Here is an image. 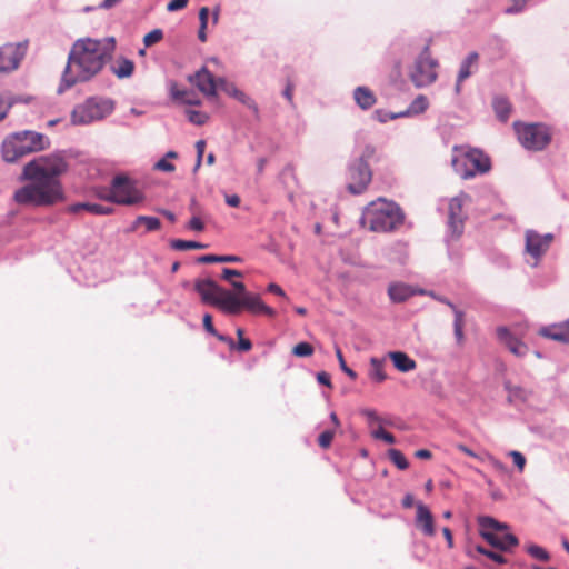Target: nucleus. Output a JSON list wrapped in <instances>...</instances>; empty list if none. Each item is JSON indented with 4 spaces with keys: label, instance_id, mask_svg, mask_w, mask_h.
I'll return each instance as SVG.
<instances>
[{
    "label": "nucleus",
    "instance_id": "nucleus-1",
    "mask_svg": "<svg viewBox=\"0 0 569 569\" xmlns=\"http://www.w3.org/2000/svg\"><path fill=\"white\" fill-rule=\"evenodd\" d=\"M68 164L60 156L39 157L29 161L20 180L30 183L14 192V201L19 204L51 206L63 199V190L59 176L66 172Z\"/></svg>",
    "mask_w": 569,
    "mask_h": 569
},
{
    "label": "nucleus",
    "instance_id": "nucleus-2",
    "mask_svg": "<svg viewBox=\"0 0 569 569\" xmlns=\"http://www.w3.org/2000/svg\"><path fill=\"white\" fill-rule=\"evenodd\" d=\"M116 49V39L80 38L69 51L67 66L63 70L57 92L63 93L78 82H88L103 69Z\"/></svg>",
    "mask_w": 569,
    "mask_h": 569
},
{
    "label": "nucleus",
    "instance_id": "nucleus-3",
    "mask_svg": "<svg viewBox=\"0 0 569 569\" xmlns=\"http://www.w3.org/2000/svg\"><path fill=\"white\" fill-rule=\"evenodd\" d=\"M193 288L200 296L202 303L218 307L224 313L238 315L242 309H246L256 315L262 313L269 317L276 315L274 309L267 306L259 295L249 293L239 298L232 291L220 287L211 278L194 280Z\"/></svg>",
    "mask_w": 569,
    "mask_h": 569
},
{
    "label": "nucleus",
    "instance_id": "nucleus-4",
    "mask_svg": "<svg viewBox=\"0 0 569 569\" xmlns=\"http://www.w3.org/2000/svg\"><path fill=\"white\" fill-rule=\"evenodd\" d=\"M405 222V213L395 201L378 198L365 207L360 223L373 232H391Z\"/></svg>",
    "mask_w": 569,
    "mask_h": 569
},
{
    "label": "nucleus",
    "instance_id": "nucleus-5",
    "mask_svg": "<svg viewBox=\"0 0 569 569\" xmlns=\"http://www.w3.org/2000/svg\"><path fill=\"white\" fill-rule=\"evenodd\" d=\"M376 153L375 146L368 143L357 147L346 167V188L349 193L359 196L363 193L372 180V170L369 161Z\"/></svg>",
    "mask_w": 569,
    "mask_h": 569
},
{
    "label": "nucleus",
    "instance_id": "nucleus-6",
    "mask_svg": "<svg viewBox=\"0 0 569 569\" xmlns=\"http://www.w3.org/2000/svg\"><path fill=\"white\" fill-rule=\"evenodd\" d=\"M49 146L50 140L47 136L31 130H23L14 132L3 140L1 153L3 160L11 163L29 153L42 151Z\"/></svg>",
    "mask_w": 569,
    "mask_h": 569
},
{
    "label": "nucleus",
    "instance_id": "nucleus-7",
    "mask_svg": "<svg viewBox=\"0 0 569 569\" xmlns=\"http://www.w3.org/2000/svg\"><path fill=\"white\" fill-rule=\"evenodd\" d=\"M453 151L456 154L451 159L452 168L465 180L486 173L491 168L490 158L479 149L465 150L455 146Z\"/></svg>",
    "mask_w": 569,
    "mask_h": 569
},
{
    "label": "nucleus",
    "instance_id": "nucleus-8",
    "mask_svg": "<svg viewBox=\"0 0 569 569\" xmlns=\"http://www.w3.org/2000/svg\"><path fill=\"white\" fill-rule=\"evenodd\" d=\"M513 129L520 144L529 151L545 150L552 139L551 129L541 122H513Z\"/></svg>",
    "mask_w": 569,
    "mask_h": 569
},
{
    "label": "nucleus",
    "instance_id": "nucleus-9",
    "mask_svg": "<svg viewBox=\"0 0 569 569\" xmlns=\"http://www.w3.org/2000/svg\"><path fill=\"white\" fill-rule=\"evenodd\" d=\"M114 110V101L110 98H88L83 103L74 107L71 113L73 124L87 126L100 121Z\"/></svg>",
    "mask_w": 569,
    "mask_h": 569
},
{
    "label": "nucleus",
    "instance_id": "nucleus-10",
    "mask_svg": "<svg viewBox=\"0 0 569 569\" xmlns=\"http://www.w3.org/2000/svg\"><path fill=\"white\" fill-rule=\"evenodd\" d=\"M438 61L430 56L429 44L426 43L409 68L408 77L416 88L432 84L437 78Z\"/></svg>",
    "mask_w": 569,
    "mask_h": 569
},
{
    "label": "nucleus",
    "instance_id": "nucleus-11",
    "mask_svg": "<svg viewBox=\"0 0 569 569\" xmlns=\"http://www.w3.org/2000/svg\"><path fill=\"white\" fill-rule=\"evenodd\" d=\"M144 200L143 193L137 189L134 182L124 174H117L111 180L106 201L132 206Z\"/></svg>",
    "mask_w": 569,
    "mask_h": 569
},
{
    "label": "nucleus",
    "instance_id": "nucleus-12",
    "mask_svg": "<svg viewBox=\"0 0 569 569\" xmlns=\"http://www.w3.org/2000/svg\"><path fill=\"white\" fill-rule=\"evenodd\" d=\"M27 41L6 43L0 47V73H9L17 70L26 57Z\"/></svg>",
    "mask_w": 569,
    "mask_h": 569
},
{
    "label": "nucleus",
    "instance_id": "nucleus-13",
    "mask_svg": "<svg viewBox=\"0 0 569 569\" xmlns=\"http://www.w3.org/2000/svg\"><path fill=\"white\" fill-rule=\"evenodd\" d=\"M463 201L461 197L450 200L448 207V232L451 238L457 239L463 232L465 214L462 212Z\"/></svg>",
    "mask_w": 569,
    "mask_h": 569
},
{
    "label": "nucleus",
    "instance_id": "nucleus-14",
    "mask_svg": "<svg viewBox=\"0 0 569 569\" xmlns=\"http://www.w3.org/2000/svg\"><path fill=\"white\" fill-rule=\"evenodd\" d=\"M188 80L204 96L214 97L217 94L219 78H214L207 67H202L194 74L189 76Z\"/></svg>",
    "mask_w": 569,
    "mask_h": 569
},
{
    "label": "nucleus",
    "instance_id": "nucleus-15",
    "mask_svg": "<svg viewBox=\"0 0 569 569\" xmlns=\"http://www.w3.org/2000/svg\"><path fill=\"white\" fill-rule=\"evenodd\" d=\"M219 89L251 110L256 119L260 118V111L257 102L250 96L238 89L233 82H230L224 78H219Z\"/></svg>",
    "mask_w": 569,
    "mask_h": 569
},
{
    "label": "nucleus",
    "instance_id": "nucleus-16",
    "mask_svg": "<svg viewBox=\"0 0 569 569\" xmlns=\"http://www.w3.org/2000/svg\"><path fill=\"white\" fill-rule=\"evenodd\" d=\"M419 295H427V296L431 297L432 299H435L441 303H445L452 309L453 315H455V320H453L455 338L458 343H461L465 338V336H463L465 312L462 310L458 309L448 298L440 296V295L436 293L435 291H431V290L428 291L425 289H420Z\"/></svg>",
    "mask_w": 569,
    "mask_h": 569
},
{
    "label": "nucleus",
    "instance_id": "nucleus-17",
    "mask_svg": "<svg viewBox=\"0 0 569 569\" xmlns=\"http://www.w3.org/2000/svg\"><path fill=\"white\" fill-rule=\"evenodd\" d=\"M497 338L498 340L505 345L511 353L516 357L522 358L527 355L529 348L528 346L519 340L508 327H498L497 328Z\"/></svg>",
    "mask_w": 569,
    "mask_h": 569
},
{
    "label": "nucleus",
    "instance_id": "nucleus-18",
    "mask_svg": "<svg viewBox=\"0 0 569 569\" xmlns=\"http://www.w3.org/2000/svg\"><path fill=\"white\" fill-rule=\"evenodd\" d=\"M479 533L491 547L500 551H509L519 543L518 538L513 533H506L503 537H497L493 532L483 530H480Z\"/></svg>",
    "mask_w": 569,
    "mask_h": 569
},
{
    "label": "nucleus",
    "instance_id": "nucleus-19",
    "mask_svg": "<svg viewBox=\"0 0 569 569\" xmlns=\"http://www.w3.org/2000/svg\"><path fill=\"white\" fill-rule=\"evenodd\" d=\"M539 333L545 338L569 345V318L560 323L542 327Z\"/></svg>",
    "mask_w": 569,
    "mask_h": 569
},
{
    "label": "nucleus",
    "instance_id": "nucleus-20",
    "mask_svg": "<svg viewBox=\"0 0 569 569\" xmlns=\"http://www.w3.org/2000/svg\"><path fill=\"white\" fill-rule=\"evenodd\" d=\"M417 508V526L421 528V531L426 536H433L435 535V520L431 511L427 506H425L422 502H418L416 505Z\"/></svg>",
    "mask_w": 569,
    "mask_h": 569
},
{
    "label": "nucleus",
    "instance_id": "nucleus-21",
    "mask_svg": "<svg viewBox=\"0 0 569 569\" xmlns=\"http://www.w3.org/2000/svg\"><path fill=\"white\" fill-rule=\"evenodd\" d=\"M526 252L529 253L536 260H539L548 250L547 246L543 244L539 238V232L535 230L526 231Z\"/></svg>",
    "mask_w": 569,
    "mask_h": 569
},
{
    "label": "nucleus",
    "instance_id": "nucleus-22",
    "mask_svg": "<svg viewBox=\"0 0 569 569\" xmlns=\"http://www.w3.org/2000/svg\"><path fill=\"white\" fill-rule=\"evenodd\" d=\"M416 293H419V290H416L411 286L402 282L391 283L388 287V296L395 303L405 302Z\"/></svg>",
    "mask_w": 569,
    "mask_h": 569
},
{
    "label": "nucleus",
    "instance_id": "nucleus-23",
    "mask_svg": "<svg viewBox=\"0 0 569 569\" xmlns=\"http://www.w3.org/2000/svg\"><path fill=\"white\" fill-rule=\"evenodd\" d=\"M81 210H87L96 216H108L114 211V209L110 206H102L92 202H77L69 207V211L72 213H78Z\"/></svg>",
    "mask_w": 569,
    "mask_h": 569
},
{
    "label": "nucleus",
    "instance_id": "nucleus-24",
    "mask_svg": "<svg viewBox=\"0 0 569 569\" xmlns=\"http://www.w3.org/2000/svg\"><path fill=\"white\" fill-rule=\"evenodd\" d=\"M479 54L476 51H471L468 56L461 61L458 77L459 82H463L468 79L472 73H475L478 69Z\"/></svg>",
    "mask_w": 569,
    "mask_h": 569
},
{
    "label": "nucleus",
    "instance_id": "nucleus-25",
    "mask_svg": "<svg viewBox=\"0 0 569 569\" xmlns=\"http://www.w3.org/2000/svg\"><path fill=\"white\" fill-rule=\"evenodd\" d=\"M388 357L391 359L395 368L400 372H409L417 366L416 361L403 351H390L388 352Z\"/></svg>",
    "mask_w": 569,
    "mask_h": 569
},
{
    "label": "nucleus",
    "instance_id": "nucleus-26",
    "mask_svg": "<svg viewBox=\"0 0 569 569\" xmlns=\"http://www.w3.org/2000/svg\"><path fill=\"white\" fill-rule=\"evenodd\" d=\"M353 99L362 110L370 109L377 101L375 93L368 87H357L353 90Z\"/></svg>",
    "mask_w": 569,
    "mask_h": 569
},
{
    "label": "nucleus",
    "instance_id": "nucleus-27",
    "mask_svg": "<svg viewBox=\"0 0 569 569\" xmlns=\"http://www.w3.org/2000/svg\"><path fill=\"white\" fill-rule=\"evenodd\" d=\"M492 108L496 113V117L501 122H507L510 112H511V103L509 100L503 96H497L492 100Z\"/></svg>",
    "mask_w": 569,
    "mask_h": 569
},
{
    "label": "nucleus",
    "instance_id": "nucleus-28",
    "mask_svg": "<svg viewBox=\"0 0 569 569\" xmlns=\"http://www.w3.org/2000/svg\"><path fill=\"white\" fill-rule=\"evenodd\" d=\"M477 522L479 526V531L480 530L505 531V530L509 529V526L506 522H500L491 516H486V515L479 516L477 518Z\"/></svg>",
    "mask_w": 569,
    "mask_h": 569
},
{
    "label": "nucleus",
    "instance_id": "nucleus-29",
    "mask_svg": "<svg viewBox=\"0 0 569 569\" xmlns=\"http://www.w3.org/2000/svg\"><path fill=\"white\" fill-rule=\"evenodd\" d=\"M242 258L234 254H202L197 258L199 263H237Z\"/></svg>",
    "mask_w": 569,
    "mask_h": 569
},
{
    "label": "nucleus",
    "instance_id": "nucleus-30",
    "mask_svg": "<svg viewBox=\"0 0 569 569\" xmlns=\"http://www.w3.org/2000/svg\"><path fill=\"white\" fill-rule=\"evenodd\" d=\"M134 71V63L132 60L121 57L118 60V64L112 67V72L119 79L130 78Z\"/></svg>",
    "mask_w": 569,
    "mask_h": 569
},
{
    "label": "nucleus",
    "instance_id": "nucleus-31",
    "mask_svg": "<svg viewBox=\"0 0 569 569\" xmlns=\"http://www.w3.org/2000/svg\"><path fill=\"white\" fill-rule=\"evenodd\" d=\"M370 366L371 368L369 371V377L371 380L376 382H382L387 379V376L383 371V359L372 357L370 359Z\"/></svg>",
    "mask_w": 569,
    "mask_h": 569
},
{
    "label": "nucleus",
    "instance_id": "nucleus-32",
    "mask_svg": "<svg viewBox=\"0 0 569 569\" xmlns=\"http://www.w3.org/2000/svg\"><path fill=\"white\" fill-rule=\"evenodd\" d=\"M170 247L174 250L184 251L191 249H206L208 244L193 240L172 239L170 241Z\"/></svg>",
    "mask_w": 569,
    "mask_h": 569
},
{
    "label": "nucleus",
    "instance_id": "nucleus-33",
    "mask_svg": "<svg viewBox=\"0 0 569 569\" xmlns=\"http://www.w3.org/2000/svg\"><path fill=\"white\" fill-rule=\"evenodd\" d=\"M140 224L146 226V230L148 232L157 231L161 227V221L157 217L151 216H138L133 222V228H137Z\"/></svg>",
    "mask_w": 569,
    "mask_h": 569
},
{
    "label": "nucleus",
    "instance_id": "nucleus-34",
    "mask_svg": "<svg viewBox=\"0 0 569 569\" xmlns=\"http://www.w3.org/2000/svg\"><path fill=\"white\" fill-rule=\"evenodd\" d=\"M428 107L429 101L427 97L423 94H419L408 106V112L412 113V116H418L423 113L428 109Z\"/></svg>",
    "mask_w": 569,
    "mask_h": 569
},
{
    "label": "nucleus",
    "instance_id": "nucleus-35",
    "mask_svg": "<svg viewBox=\"0 0 569 569\" xmlns=\"http://www.w3.org/2000/svg\"><path fill=\"white\" fill-rule=\"evenodd\" d=\"M389 459L395 463V466L400 470H406L409 467V462L405 455L398 449H389L388 450Z\"/></svg>",
    "mask_w": 569,
    "mask_h": 569
},
{
    "label": "nucleus",
    "instance_id": "nucleus-36",
    "mask_svg": "<svg viewBox=\"0 0 569 569\" xmlns=\"http://www.w3.org/2000/svg\"><path fill=\"white\" fill-rule=\"evenodd\" d=\"M475 550L480 553V555H483L486 557H488L489 559H491L492 561H495L496 563L498 565H503L507 562V559L499 552H496V551H492V550H489L487 548H485L483 546L481 545H477L475 547Z\"/></svg>",
    "mask_w": 569,
    "mask_h": 569
},
{
    "label": "nucleus",
    "instance_id": "nucleus-37",
    "mask_svg": "<svg viewBox=\"0 0 569 569\" xmlns=\"http://www.w3.org/2000/svg\"><path fill=\"white\" fill-rule=\"evenodd\" d=\"M511 6L503 9V13L508 16H516L522 13L527 9L529 0H510Z\"/></svg>",
    "mask_w": 569,
    "mask_h": 569
},
{
    "label": "nucleus",
    "instance_id": "nucleus-38",
    "mask_svg": "<svg viewBox=\"0 0 569 569\" xmlns=\"http://www.w3.org/2000/svg\"><path fill=\"white\" fill-rule=\"evenodd\" d=\"M171 96L173 99L176 100H181L184 104H188V106H198L200 104V100L199 99H194V98H189V93L184 90H177V89H171Z\"/></svg>",
    "mask_w": 569,
    "mask_h": 569
},
{
    "label": "nucleus",
    "instance_id": "nucleus-39",
    "mask_svg": "<svg viewBox=\"0 0 569 569\" xmlns=\"http://www.w3.org/2000/svg\"><path fill=\"white\" fill-rule=\"evenodd\" d=\"M313 353V347L306 341L297 343L292 349V355L296 357L305 358Z\"/></svg>",
    "mask_w": 569,
    "mask_h": 569
},
{
    "label": "nucleus",
    "instance_id": "nucleus-40",
    "mask_svg": "<svg viewBox=\"0 0 569 569\" xmlns=\"http://www.w3.org/2000/svg\"><path fill=\"white\" fill-rule=\"evenodd\" d=\"M186 116L191 123L197 126L204 124L209 119L206 113L192 109L187 110Z\"/></svg>",
    "mask_w": 569,
    "mask_h": 569
},
{
    "label": "nucleus",
    "instance_id": "nucleus-41",
    "mask_svg": "<svg viewBox=\"0 0 569 569\" xmlns=\"http://www.w3.org/2000/svg\"><path fill=\"white\" fill-rule=\"evenodd\" d=\"M163 39V31L161 29H153L143 37V44L146 48L151 47Z\"/></svg>",
    "mask_w": 569,
    "mask_h": 569
},
{
    "label": "nucleus",
    "instance_id": "nucleus-42",
    "mask_svg": "<svg viewBox=\"0 0 569 569\" xmlns=\"http://www.w3.org/2000/svg\"><path fill=\"white\" fill-rule=\"evenodd\" d=\"M527 552L531 557H533L538 560H541V561H548L550 559V555L548 553V551L538 545L528 546Z\"/></svg>",
    "mask_w": 569,
    "mask_h": 569
},
{
    "label": "nucleus",
    "instance_id": "nucleus-43",
    "mask_svg": "<svg viewBox=\"0 0 569 569\" xmlns=\"http://www.w3.org/2000/svg\"><path fill=\"white\" fill-rule=\"evenodd\" d=\"M238 342L236 343V349L241 352H247L251 350L252 343L249 339L243 337V329H237Z\"/></svg>",
    "mask_w": 569,
    "mask_h": 569
},
{
    "label": "nucleus",
    "instance_id": "nucleus-44",
    "mask_svg": "<svg viewBox=\"0 0 569 569\" xmlns=\"http://www.w3.org/2000/svg\"><path fill=\"white\" fill-rule=\"evenodd\" d=\"M336 356H337V359L339 361V367L340 369L348 376L350 377L351 379H356L357 378V373L355 370H352L351 368H349L346 363V360L343 358V355H342V351L339 347H336Z\"/></svg>",
    "mask_w": 569,
    "mask_h": 569
},
{
    "label": "nucleus",
    "instance_id": "nucleus-45",
    "mask_svg": "<svg viewBox=\"0 0 569 569\" xmlns=\"http://www.w3.org/2000/svg\"><path fill=\"white\" fill-rule=\"evenodd\" d=\"M373 438L381 439L389 445H393L396 442V438L392 433L385 430L382 427H379L377 430L372 432Z\"/></svg>",
    "mask_w": 569,
    "mask_h": 569
},
{
    "label": "nucleus",
    "instance_id": "nucleus-46",
    "mask_svg": "<svg viewBox=\"0 0 569 569\" xmlns=\"http://www.w3.org/2000/svg\"><path fill=\"white\" fill-rule=\"evenodd\" d=\"M335 437V431L333 430H325L323 432H321L318 437V443L321 448L326 449L328 447H330L331 442H332V439Z\"/></svg>",
    "mask_w": 569,
    "mask_h": 569
},
{
    "label": "nucleus",
    "instance_id": "nucleus-47",
    "mask_svg": "<svg viewBox=\"0 0 569 569\" xmlns=\"http://www.w3.org/2000/svg\"><path fill=\"white\" fill-rule=\"evenodd\" d=\"M509 456L512 458L515 466L522 471L526 465V458L525 456L516 450H511L509 452Z\"/></svg>",
    "mask_w": 569,
    "mask_h": 569
},
{
    "label": "nucleus",
    "instance_id": "nucleus-48",
    "mask_svg": "<svg viewBox=\"0 0 569 569\" xmlns=\"http://www.w3.org/2000/svg\"><path fill=\"white\" fill-rule=\"evenodd\" d=\"M375 118L379 122L386 123L389 120H395L396 119V113L395 112H388V111H385L382 109H378V110L375 111Z\"/></svg>",
    "mask_w": 569,
    "mask_h": 569
},
{
    "label": "nucleus",
    "instance_id": "nucleus-49",
    "mask_svg": "<svg viewBox=\"0 0 569 569\" xmlns=\"http://www.w3.org/2000/svg\"><path fill=\"white\" fill-rule=\"evenodd\" d=\"M154 169L163 172H172L174 171L176 167L166 158H161L154 163Z\"/></svg>",
    "mask_w": 569,
    "mask_h": 569
},
{
    "label": "nucleus",
    "instance_id": "nucleus-50",
    "mask_svg": "<svg viewBox=\"0 0 569 569\" xmlns=\"http://www.w3.org/2000/svg\"><path fill=\"white\" fill-rule=\"evenodd\" d=\"M188 229L192 230V231H197V232H201L204 230V223L201 221L200 218L193 216L188 224H187Z\"/></svg>",
    "mask_w": 569,
    "mask_h": 569
},
{
    "label": "nucleus",
    "instance_id": "nucleus-51",
    "mask_svg": "<svg viewBox=\"0 0 569 569\" xmlns=\"http://www.w3.org/2000/svg\"><path fill=\"white\" fill-rule=\"evenodd\" d=\"M189 0H171L167 4V10L169 12L178 11L187 7Z\"/></svg>",
    "mask_w": 569,
    "mask_h": 569
},
{
    "label": "nucleus",
    "instance_id": "nucleus-52",
    "mask_svg": "<svg viewBox=\"0 0 569 569\" xmlns=\"http://www.w3.org/2000/svg\"><path fill=\"white\" fill-rule=\"evenodd\" d=\"M202 321H203V328L208 333H210L212 336L217 335L218 331L216 330V328L212 323V317L210 313H204Z\"/></svg>",
    "mask_w": 569,
    "mask_h": 569
},
{
    "label": "nucleus",
    "instance_id": "nucleus-53",
    "mask_svg": "<svg viewBox=\"0 0 569 569\" xmlns=\"http://www.w3.org/2000/svg\"><path fill=\"white\" fill-rule=\"evenodd\" d=\"M243 276V273L240 271V270H237V269H231V268H223L222 269V279L224 280H230L232 277H238V278H241Z\"/></svg>",
    "mask_w": 569,
    "mask_h": 569
},
{
    "label": "nucleus",
    "instance_id": "nucleus-54",
    "mask_svg": "<svg viewBox=\"0 0 569 569\" xmlns=\"http://www.w3.org/2000/svg\"><path fill=\"white\" fill-rule=\"evenodd\" d=\"M231 286L233 287V289L236 290V295L239 297V298H243L246 295H249L250 292L247 291L246 289V286L243 282L241 281H231Z\"/></svg>",
    "mask_w": 569,
    "mask_h": 569
},
{
    "label": "nucleus",
    "instance_id": "nucleus-55",
    "mask_svg": "<svg viewBox=\"0 0 569 569\" xmlns=\"http://www.w3.org/2000/svg\"><path fill=\"white\" fill-rule=\"evenodd\" d=\"M317 381H318L319 385H322V386H326V387H329V388L332 387V385H331V377L326 371H320V372L317 373Z\"/></svg>",
    "mask_w": 569,
    "mask_h": 569
},
{
    "label": "nucleus",
    "instance_id": "nucleus-56",
    "mask_svg": "<svg viewBox=\"0 0 569 569\" xmlns=\"http://www.w3.org/2000/svg\"><path fill=\"white\" fill-rule=\"evenodd\" d=\"M361 413H362V416H365V417L368 419V421H369L370 423H373V422H380V418H379V416H378V415H377V412H376L375 410H372V409H363V410L361 411Z\"/></svg>",
    "mask_w": 569,
    "mask_h": 569
},
{
    "label": "nucleus",
    "instance_id": "nucleus-57",
    "mask_svg": "<svg viewBox=\"0 0 569 569\" xmlns=\"http://www.w3.org/2000/svg\"><path fill=\"white\" fill-rule=\"evenodd\" d=\"M214 337L218 340H220L221 342L227 343L231 349H234L236 342L231 337H229L227 335L219 333V332H217V335H214Z\"/></svg>",
    "mask_w": 569,
    "mask_h": 569
},
{
    "label": "nucleus",
    "instance_id": "nucleus-58",
    "mask_svg": "<svg viewBox=\"0 0 569 569\" xmlns=\"http://www.w3.org/2000/svg\"><path fill=\"white\" fill-rule=\"evenodd\" d=\"M226 203L232 208H237L240 204V197L238 194H226Z\"/></svg>",
    "mask_w": 569,
    "mask_h": 569
},
{
    "label": "nucleus",
    "instance_id": "nucleus-59",
    "mask_svg": "<svg viewBox=\"0 0 569 569\" xmlns=\"http://www.w3.org/2000/svg\"><path fill=\"white\" fill-rule=\"evenodd\" d=\"M10 108H11V103L6 102L2 98H0V121L6 118Z\"/></svg>",
    "mask_w": 569,
    "mask_h": 569
},
{
    "label": "nucleus",
    "instance_id": "nucleus-60",
    "mask_svg": "<svg viewBox=\"0 0 569 569\" xmlns=\"http://www.w3.org/2000/svg\"><path fill=\"white\" fill-rule=\"evenodd\" d=\"M267 289H268L269 292L274 293L277 296H281V297L286 296V293L282 290V288L279 284L274 283V282L269 283Z\"/></svg>",
    "mask_w": 569,
    "mask_h": 569
},
{
    "label": "nucleus",
    "instance_id": "nucleus-61",
    "mask_svg": "<svg viewBox=\"0 0 569 569\" xmlns=\"http://www.w3.org/2000/svg\"><path fill=\"white\" fill-rule=\"evenodd\" d=\"M208 18H209V9L207 7H202L199 10L200 24H208Z\"/></svg>",
    "mask_w": 569,
    "mask_h": 569
},
{
    "label": "nucleus",
    "instance_id": "nucleus-62",
    "mask_svg": "<svg viewBox=\"0 0 569 569\" xmlns=\"http://www.w3.org/2000/svg\"><path fill=\"white\" fill-rule=\"evenodd\" d=\"M442 533H443V537H445V539L447 541L448 547L452 548L453 547V537H452L451 530L448 527H445L442 529Z\"/></svg>",
    "mask_w": 569,
    "mask_h": 569
},
{
    "label": "nucleus",
    "instance_id": "nucleus-63",
    "mask_svg": "<svg viewBox=\"0 0 569 569\" xmlns=\"http://www.w3.org/2000/svg\"><path fill=\"white\" fill-rule=\"evenodd\" d=\"M415 505V498L411 493H406L402 498V507L406 509L411 508Z\"/></svg>",
    "mask_w": 569,
    "mask_h": 569
},
{
    "label": "nucleus",
    "instance_id": "nucleus-64",
    "mask_svg": "<svg viewBox=\"0 0 569 569\" xmlns=\"http://www.w3.org/2000/svg\"><path fill=\"white\" fill-rule=\"evenodd\" d=\"M292 92H293V86L291 83H287L282 91V96L292 103Z\"/></svg>",
    "mask_w": 569,
    "mask_h": 569
}]
</instances>
